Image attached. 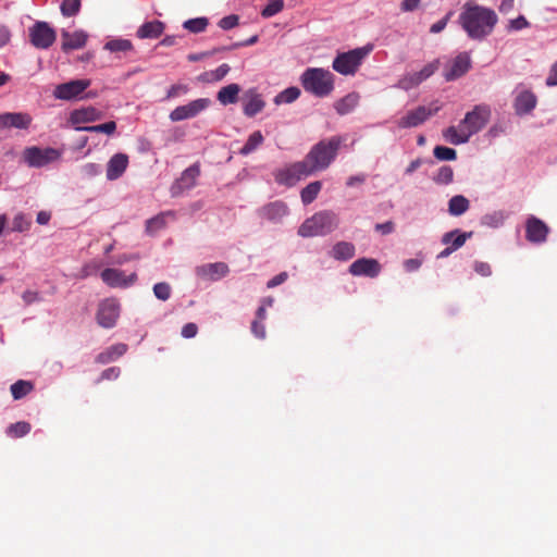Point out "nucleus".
<instances>
[{"mask_svg":"<svg viewBox=\"0 0 557 557\" xmlns=\"http://www.w3.org/2000/svg\"><path fill=\"white\" fill-rule=\"evenodd\" d=\"M300 96V90L297 87H288L275 96L274 102L276 104L292 103Z\"/></svg>","mask_w":557,"mask_h":557,"instance_id":"obj_39","label":"nucleus"},{"mask_svg":"<svg viewBox=\"0 0 557 557\" xmlns=\"http://www.w3.org/2000/svg\"><path fill=\"white\" fill-rule=\"evenodd\" d=\"M132 42L123 38L111 39L104 45V49L110 52H127L132 50Z\"/></svg>","mask_w":557,"mask_h":557,"instance_id":"obj_40","label":"nucleus"},{"mask_svg":"<svg viewBox=\"0 0 557 557\" xmlns=\"http://www.w3.org/2000/svg\"><path fill=\"white\" fill-rule=\"evenodd\" d=\"M284 7L283 0H271L262 10L263 17H271L282 11Z\"/></svg>","mask_w":557,"mask_h":557,"instance_id":"obj_49","label":"nucleus"},{"mask_svg":"<svg viewBox=\"0 0 557 557\" xmlns=\"http://www.w3.org/2000/svg\"><path fill=\"white\" fill-rule=\"evenodd\" d=\"M263 143V136L260 131L253 132L240 149V153L247 156L255 151Z\"/></svg>","mask_w":557,"mask_h":557,"instance_id":"obj_38","label":"nucleus"},{"mask_svg":"<svg viewBox=\"0 0 557 557\" xmlns=\"http://www.w3.org/2000/svg\"><path fill=\"white\" fill-rule=\"evenodd\" d=\"M32 221L24 213H17L13 219V227L14 232H25L29 230Z\"/></svg>","mask_w":557,"mask_h":557,"instance_id":"obj_46","label":"nucleus"},{"mask_svg":"<svg viewBox=\"0 0 557 557\" xmlns=\"http://www.w3.org/2000/svg\"><path fill=\"white\" fill-rule=\"evenodd\" d=\"M527 239L531 243H543L548 234V226L540 219L530 216L525 223Z\"/></svg>","mask_w":557,"mask_h":557,"instance_id":"obj_23","label":"nucleus"},{"mask_svg":"<svg viewBox=\"0 0 557 557\" xmlns=\"http://www.w3.org/2000/svg\"><path fill=\"white\" fill-rule=\"evenodd\" d=\"M62 48L63 50L79 49L85 46L87 40V34L83 30H75L73 33H62Z\"/></svg>","mask_w":557,"mask_h":557,"instance_id":"obj_27","label":"nucleus"},{"mask_svg":"<svg viewBox=\"0 0 557 557\" xmlns=\"http://www.w3.org/2000/svg\"><path fill=\"white\" fill-rule=\"evenodd\" d=\"M29 431H30V424L25 421H21V422L11 424L7 430V434L11 437L16 438V437H22V436L26 435L27 433H29Z\"/></svg>","mask_w":557,"mask_h":557,"instance_id":"obj_43","label":"nucleus"},{"mask_svg":"<svg viewBox=\"0 0 557 557\" xmlns=\"http://www.w3.org/2000/svg\"><path fill=\"white\" fill-rule=\"evenodd\" d=\"M200 174L199 165L193 164L187 168L181 175V177L172 185L171 191L173 196H180L186 190L195 187L197 178Z\"/></svg>","mask_w":557,"mask_h":557,"instance_id":"obj_18","label":"nucleus"},{"mask_svg":"<svg viewBox=\"0 0 557 557\" xmlns=\"http://www.w3.org/2000/svg\"><path fill=\"white\" fill-rule=\"evenodd\" d=\"M459 20L470 38L481 40L493 32L498 17L492 9L468 3L461 12Z\"/></svg>","mask_w":557,"mask_h":557,"instance_id":"obj_2","label":"nucleus"},{"mask_svg":"<svg viewBox=\"0 0 557 557\" xmlns=\"http://www.w3.org/2000/svg\"><path fill=\"white\" fill-rule=\"evenodd\" d=\"M211 100L208 98L195 99L186 104L176 107L171 111L169 117L172 122H181L184 120L196 117L202 111L209 108Z\"/></svg>","mask_w":557,"mask_h":557,"instance_id":"obj_8","label":"nucleus"},{"mask_svg":"<svg viewBox=\"0 0 557 557\" xmlns=\"http://www.w3.org/2000/svg\"><path fill=\"white\" fill-rule=\"evenodd\" d=\"M90 86L89 79H74L55 86L53 97L60 100H73Z\"/></svg>","mask_w":557,"mask_h":557,"instance_id":"obj_14","label":"nucleus"},{"mask_svg":"<svg viewBox=\"0 0 557 557\" xmlns=\"http://www.w3.org/2000/svg\"><path fill=\"white\" fill-rule=\"evenodd\" d=\"M491 115L492 110L490 106L478 104L466 113L458 125L443 129V139L456 146L466 144L473 135L478 134L486 126Z\"/></svg>","mask_w":557,"mask_h":557,"instance_id":"obj_1","label":"nucleus"},{"mask_svg":"<svg viewBox=\"0 0 557 557\" xmlns=\"http://www.w3.org/2000/svg\"><path fill=\"white\" fill-rule=\"evenodd\" d=\"M265 107L262 96L255 89H248L243 99V111L246 116L252 117L260 113Z\"/></svg>","mask_w":557,"mask_h":557,"instance_id":"obj_22","label":"nucleus"},{"mask_svg":"<svg viewBox=\"0 0 557 557\" xmlns=\"http://www.w3.org/2000/svg\"><path fill=\"white\" fill-rule=\"evenodd\" d=\"M359 96L357 94H349L335 103V109L339 114H347L351 112L358 104Z\"/></svg>","mask_w":557,"mask_h":557,"instance_id":"obj_35","label":"nucleus"},{"mask_svg":"<svg viewBox=\"0 0 557 557\" xmlns=\"http://www.w3.org/2000/svg\"><path fill=\"white\" fill-rule=\"evenodd\" d=\"M546 85L549 87L557 86V61L552 65L548 76L546 78Z\"/></svg>","mask_w":557,"mask_h":557,"instance_id":"obj_59","label":"nucleus"},{"mask_svg":"<svg viewBox=\"0 0 557 557\" xmlns=\"http://www.w3.org/2000/svg\"><path fill=\"white\" fill-rule=\"evenodd\" d=\"M239 92L240 86L238 84H228L219 90L216 99L223 106L233 104L237 102Z\"/></svg>","mask_w":557,"mask_h":557,"instance_id":"obj_28","label":"nucleus"},{"mask_svg":"<svg viewBox=\"0 0 557 557\" xmlns=\"http://www.w3.org/2000/svg\"><path fill=\"white\" fill-rule=\"evenodd\" d=\"M372 50L373 45L368 44L363 47L338 53L333 60L332 67L341 75H355Z\"/></svg>","mask_w":557,"mask_h":557,"instance_id":"obj_6","label":"nucleus"},{"mask_svg":"<svg viewBox=\"0 0 557 557\" xmlns=\"http://www.w3.org/2000/svg\"><path fill=\"white\" fill-rule=\"evenodd\" d=\"M447 20H448V17H445V18H442L438 22L434 23L431 26L430 32L433 33V34L441 33L446 27Z\"/></svg>","mask_w":557,"mask_h":557,"instance_id":"obj_64","label":"nucleus"},{"mask_svg":"<svg viewBox=\"0 0 557 557\" xmlns=\"http://www.w3.org/2000/svg\"><path fill=\"white\" fill-rule=\"evenodd\" d=\"M309 175L311 173L307 168V163L300 161L278 169L275 172V181L281 185L294 186L298 181Z\"/></svg>","mask_w":557,"mask_h":557,"instance_id":"obj_7","label":"nucleus"},{"mask_svg":"<svg viewBox=\"0 0 557 557\" xmlns=\"http://www.w3.org/2000/svg\"><path fill=\"white\" fill-rule=\"evenodd\" d=\"M198 327L195 323H187L182 329V336L185 338H193L197 335Z\"/></svg>","mask_w":557,"mask_h":557,"instance_id":"obj_58","label":"nucleus"},{"mask_svg":"<svg viewBox=\"0 0 557 557\" xmlns=\"http://www.w3.org/2000/svg\"><path fill=\"white\" fill-rule=\"evenodd\" d=\"M472 236L471 232L461 233L459 230H454L451 232L445 233L442 237V243L445 245H450L454 248V251L463 246L466 240Z\"/></svg>","mask_w":557,"mask_h":557,"instance_id":"obj_29","label":"nucleus"},{"mask_svg":"<svg viewBox=\"0 0 557 557\" xmlns=\"http://www.w3.org/2000/svg\"><path fill=\"white\" fill-rule=\"evenodd\" d=\"M164 29V25L160 21H151L143 24L138 30L137 36L141 39L158 38Z\"/></svg>","mask_w":557,"mask_h":557,"instance_id":"obj_30","label":"nucleus"},{"mask_svg":"<svg viewBox=\"0 0 557 557\" xmlns=\"http://www.w3.org/2000/svg\"><path fill=\"white\" fill-rule=\"evenodd\" d=\"M61 152L54 148L29 147L24 151V160L29 166L41 168L57 161Z\"/></svg>","mask_w":557,"mask_h":557,"instance_id":"obj_9","label":"nucleus"},{"mask_svg":"<svg viewBox=\"0 0 557 557\" xmlns=\"http://www.w3.org/2000/svg\"><path fill=\"white\" fill-rule=\"evenodd\" d=\"M208 20L206 17L190 18L184 22L183 26L185 29L191 33H201L206 29Z\"/></svg>","mask_w":557,"mask_h":557,"instance_id":"obj_44","label":"nucleus"},{"mask_svg":"<svg viewBox=\"0 0 557 557\" xmlns=\"http://www.w3.org/2000/svg\"><path fill=\"white\" fill-rule=\"evenodd\" d=\"M189 88L187 85L176 84L170 87L166 92V99L175 98L178 96L186 95Z\"/></svg>","mask_w":557,"mask_h":557,"instance_id":"obj_53","label":"nucleus"},{"mask_svg":"<svg viewBox=\"0 0 557 557\" xmlns=\"http://www.w3.org/2000/svg\"><path fill=\"white\" fill-rule=\"evenodd\" d=\"M30 42L38 49H48L55 40V32L46 22H37L29 28Z\"/></svg>","mask_w":557,"mask_h":557,"instance_id":"obj_12","label":"nucleus"},{"mask_svg":"<svg viewBox=\"0 0 557 557\" xmlns=\"http://www.w3.org/2000/svg\"><path fill=\"white\" fill-rule=\"evenodd\" d=\"M339 145L341 141L337 138L317 144L304 160L310 173L326 169L335 159Z\"/></svg>","mask_w":557,"mask_h":557,"instance_id":"obj_5","label":"nucleus"},{"mask_svg":"<svg viewBox=\"0 0 557 557\" xmlns=\"http://www.w3.org/2000/svg\"><path fill=\"white\" fill-rule=\"evenodd\" d=\"M116 131V123L113 121L99 124V125H92L86 128V132L91 133H104L107 135H112Z\"/></svg>","mask_w":557,"mask_h":557,"instance_id":"obj_50","label":"nucleus"},{"mask_svg":"<svg viewBox=\"0 0 557 557\" xmlns=\"http://www.w3.org/2000/svg\"><path fill=\"white\" fill-rule=\"evenodd\" d=\"M441 109L437 102L431 103L429 107L420 106L409 111L405 116L398 120L397 124L401 128L416 127L426 121Z\"/></svg>","mask_w":557,"mask_h":557,"instance_id":"obj_11","label":"nucleus"},{"mask_svg":"<svg viewBox=\"0 0 557 557\" xmlns=\"http://www.w3.org/2000/svg\"><path fill=\"white\" fill-rule=\"evenodd\" d=\"M101 278L110 287L126 288L136 282L137 275L135 272L126 274L122 270L108 268L101 272Z\"/></svg>","mask_w":557,"mask_h":557,"instance_id":"obj_16","label":"nucleus"},{"mask_svg":"<svg viewBox=\"0 0 557 557\" xmlns=\"http://www.w3.org/2000/svg\"><path fill=\"white\" fill-rule=\"evenodd\" d=\"M440 66V61L434 60L430 62L429 64L424 65L423 69H421L419 72L414 73H407L401 78H399L396 87L404 89V90H410L417 86H419L422 82L428 79L430 76H432Z\"/></svg>","mask_w":557,"mask_h":557,"instance_id":"obj_10","label":"nucleus"},{"mask_svg":"<svg viewBox=\"0 0 557 557\" xmlns=\"http://www.w3.org/2000/svg\"><path fill=\"white\" fill-rule=\"evenodd\" d=\"M32 116L26 112L0 113V129H27L32 124Z\"/></svg>","mask_w":557,"mask_h":557,"instance_id":"obj_20","label":"nucleus"},{"mask_svg":"<svg viewBox=\"0 0 557 557\" xmlns=\"http://www.w3.org/2000/svg\"><path fill=\"white\" fill-rule=\"evenodd\" d=\"M381 271V265L375 259L361 258L354 261L349 267V272L355 276L375 277Z\"/></svg>","mask_w":557,"mask_h":557,"instance_id":"obj_21","label":"nucleus"},{"mask_svg":"<svg viewBox=\"0 0 557 557\" xmlns=\"http://www.w3.org/2000/svg\"><path fill=\"white\" fill-rule=\"evenodd\" d=\"M170 213H161L146 222V231L149 234H154L165 227Z\"/></svg>","mask_w":557,"mask_h":557,"instance_id":"obj_36","label":"nucleus"},{"mask_svg":"<svg viewBox=\"0 0 557 557\" xmlns=\"http://www.w3.org/2000/svg\"><path fill=\"white\" fill-rule=\"evenodd\" d=\"M321 183L320 182H312L310 184H308L302 190H301V201L305 203V205H309L318 196V194L320 193L321 190Z\"/></svg>","mask_w":557,"mask_h":557,"instance_id":"obj_37","label":"nucleus"},{"mask_svg":"<svg viewBox=\"0 0 557 557\" xmlns=\"http://www.w3.org/2000/svg\"><path fill=\"white\" fill-rule=\"evenodd\" d=\"M536 106V97L530 90H521L515 99V110L522 115L531 112Z\"/></svg>","mask_w":557,"mask_h":557,"instance_id":"obj_26","label":"nucleus"},{"mask_svg":"<svg viewBox=\"0 0 557 557\" xmlns=\"http://www.w3.org/2000/svg\"><path fill=\"white\" fill-rule=\"evenodd\" d=\"M420 265H421V261L418 259H408L404 262V268L408 272L418 270L420 268Z\"/></svg>","mask_w":557,"mask_h":557,"instance_id":"obj_63","label":"nucleus"},{"mask_svg":"<svg viewBox=\"0 0 557 557\" xmlns=\"http://www.w3.org/2000/svg\"><path fill=\"white\" fill-rule=\"evenodd\" d=\"M338 216L332 211H320L306 219L298 228V235L301 237L324 236L337 228Z\"/></svg>","mask_w":557,"mask_h":557,"instance_id":"obj_4","label":"nucleus"},{"mask_svg":"<svg viewBox=\"0 0 557 557\" xmlns=\"http://www.w3.org/2000/svg\"><path fill=\"white\" fill-rule=\"evenodd\" d=\"M228 271V265L224 262L206 263L195 269V273L199 278L210 282L223 278L227 275Z\"/></svg>","mask_w":557,"mask_h":557,"instance_id":"obj_19","label":"nucleus"},{"mask_svg":"<svg viewBox=\"0 0 557 557\" xmlns=\"http://www.w3.org/2000/svg\"><path fill=\"white\" fill-rule=\"evenodd\" d=\"M237 24H238V17L236 15H227V16L221 18L219 22V26L225 30L235 27Z\"/></svg>","mask_w":557,"mask_h":557,"instance_id":"obj_54","label":"nucleus"},{"mask_svg":"<svg viewBox=\"0 0 557 557\" xmlns=\"http://www.w3.org/2000/svg\"><path fill=\"white\" fill-rule=\"evenodd\" d=\"M355 246L348 242L336 243L332 250L331 256L336 260H349L355 256Z\"/></svg>","mask_w":557,"mask_h":557,"instance_id":"obj_31","label":"nucleus"},{"mask_svg":"<svg viewBox=\"0 0 557 557\" xmlns=\"http://www.w3.org/2000/svg\"><path fill=\"white\" fill-rule=\"evenodd\" d=\"M228 64H221L213 71H208L198 76V81L203 83H215L222 81L230 72Z\"/></svg>","mask_w":557,"mask_h":557,"instance_id":"obj_33","label":"nucleus"},{"mask_svg":"<svg viewBox=\"0 0 557 557\" xmlns=\"http://www.w3.org/2000/svg\"><path fill=\"white\" fill-rule=\"evenodd\" d=\"M251 331L253 335L258 338L263 339L265 337V327L263 325V322L261 321H253L251 324Z\"/></svg>","mask_w":557,"mask_h":557,"instance_id":"obj_57","label":"nucleus"},{"mask_svg":"<svg viewBox=\"0 0 557 557\" xmlns=\"http://www.w3.org/2000/svg\"><path fill=\"white\" fill-rule=\"evenodd\" d=\"M474 271L482 276H490L492 274L490 264L481 261L474 263Z\"/></svg>","mask_w":557,"mask_h":557,"instance_id":"obj_56","label":"nucleus"},{"mask_svg":"<svg viewBox=\"0 0 557 557\" xmlns=\"http://www.w3.org/2000/svg\"><path fill=\"white\" fill-rule=\"evenodd\" d=\"M287 280V273L286 272H282L277 275H275L274 277H272L268 283H267V286L269 288H273L275 286H278L281 285L282 283H284L285 281Z\"/></svg>","mask_w":557,"mask_h":557,"instance_id":"obj_60","label":"nucleus"},{"mask_svg":"<svg viewBox=\"0 0 557 557\" xmlns=\"http://www.w3.org/2000/svg\"><path fill=\"white\" fill-rule=\"evenodd\" d=\"M505 221V214L500 211L486 214L482 219V223L490 227H498Z\"/></svg>","mask_w":557,"mask_h":557,"instance_id":"obj_47","label":"nucleus"},{"mask_svg":"<svg viewBox=\"0 0 557 557\" xmlns=\"http://www.w3.org/2000/svg\"><path fill=\"white\" fill-rule=\"evenodd\" d=\"M421 0H404L400 4L403 12H412L418 9Z\"/></svg>","mask_w":557,"mask_h":557,"instance_id":"obj_61","label":"nucleus"},{"mask_svg":"<svg viewBox=\"0 0 557 557\" xmlns=\"http://www.w3.org/2000/svg\"><path fill=\"white\" fill-rule=\"evenodd\" d=\"M102 117L101 111L88 106L75 109L70 113L69 122L76 131H86L84 124L92 123Z\"/></svg>","mask_w":557,"mask_h":557,"instance_id":"obj_15","label":"nucleus"},{"mask_svg":"<svg viewBox=\"0 0 557 557\" xmlns=\"http://www.w3.org/2000/svg\"><path fill=\"white\" fill-rule=\"evenodd\" d=\"M120 317V304L114 298H108L100 302L97 321L106 329H111L115 325Z\"/></svg>","mask_w":557,"mask_h":557,"instance_id":"obj_13","label":"nucleus"},{"mask_svg":"<svg viewBox=\"0 0 557 557\" xmlns=\"http://www.w3.org/2000/svg\"><path fill=\"white\" fill-rule=\"evenodd\" d=\"M454 180V171L449 165H443L433 176V181L438 185H448Z\"/></svg>","mask_w":557,"mask_h":557,"instance_id":"obj_41","label":"nucleus"},{"mask_svg":"<svg viewBox=\"0 0 557 557\" xmlns=\"http://www.w3.org/2000/svg\"><path fill=\"white\" fill-rule=\"evenodd\" d=\"M81 8L79 0H63L61 4V12L64 16L76 15Z\"/></svg>","mask_w":557,"mask_h":557,"instance_id":"obj_48","label":"nucleus"},{"mask_svg":"<svg viewBox=\"0 0 557 557\" xmlns=\"http://www.w3.org/2000/svg\"><path fill=\"white\" fill-rule=\"evenodd\" d=\"M469 209V200L461 196L457 195L450 198L448 202V212L451 215L458 216L463 214Z\"/></svg>","mask_w":557,"mask_h":557,"instance_id":"obj_34","label":"nucleus"},{"mask_svg":"<svg viewBox=\"0 0 557 557\" xmlns=\"http://www.w3.org/2000/svg\"><path fill=\"white\" fill-rule=\"evenodd\" d=\"M153 294L160 300H168L171 296V287L168 283H157L153 286Z\"/></svg>","mask_w":557,"mask_h":557,"instance_id":"obj_51","label":"nucleus"},{"mask_svg":"<svg viewBox=\"0 0 557 557\" xmlns=\"http://www.w3.org/2000/svg\"><path fill=\"white\" fill-rule=\"evenodd\" d=\"M128 165V157L124 153L114 154L107 165V178L109 181L117 180L125 172Z\"/></svg>","mask_w":557,"mask_h":557,"instance_id":"obj_25","label":"nucleus"},{"mask_svg":"<svg viewBox=\"0 0 557 557\" xmlns=\"http://www.w3.org/2000/svg\"><path fill=\"white\" fill-rule=\"evenodd\" d=\"M33 386L29 382L17 381L11 385V393L14 399H20L32 391Z\"/></svg>","mask_w":557,"mask_h":557,"instance_id":"obj_45","label":"nucleus"},{"mask_svg":"<svg viewBox=\"0 0 557 557\" xmlns=\"http://www.w3.org/2000/svg\"><path fill=\"white\" fill-rule=\"evenodd\" d=\"M261 219L277 223L288 214V207L282 201L270 202L259 209Z\"/></svg>","mask_w":557,"mask_h":557,"instance_id":"obj_24","label":"nucleus"},{"mask_svg":"<svg viewBox=\"0 0 557 557\" xmlns=\"http://www.w3.org/2000/svg\"><path fill=\"white\" fill-rule=\"evenodd\" d=\"M530 23L523 15L518 16L517 18L510 20L507 29L510 32L521 30L528 28Z\"/></svg>","mask_w":557,"mask_h":557,"instance_id":"obj_52","label":"nucleus"},{"mask_svg":"<svg viewBox=\"0 0 557 557\" xmlns=\"http://www.w3.org/2000/svg\"><path fill=\"white\" fill-rule=\"evenodd\" d=\"M300 82L307 92L315 97H326L334 89V75L322 67H309L300 76Z\"/></svg>","mask_w":557,"mask_h":557,"instance_id":"obj_3","label":"nucleus"},{"mask_svg":"<svg viewBox=\"0 0 557 557\" xmlns=\"http://www.w3.org/2000/svg\"><path fill=\"white\" fill-rule=\"evenodd\" d=\"M22 299L25 305H32L40 300V296L38 292L35 290H25L22 295Z\"/></svg>","mask_w":557,"mask_h":557,"instance_id":"obj_55","label":"nucleus"},{"mask_svg":"<svg viewBox=\"0 0 557 557\" xmlns=\"http://www.w3.org/2000/svg\"><path fill=\"white\" fill-rule=\"evenodd\" d=\"M120 375V369L112 367L104 370L101 374L102 380H114Z\"/></svg>","mask_w":557,"mask_h":557,"instance_id":"obj_62","label":"nucleus"},{"mask_svg":"<svg viewBox=\"0 0 557 557\" xmlns=\"http://www.w3.org/2000/svg\"><path fill=\"white\" fill-rule=\"evenodd\" d=\"M127 350V346L125 344H115L109 347L106 351L98 355L97 359L101 363H108L116 360L119 357L123 356Z\"/></svg>","mask_w":557,"mask_h":557,"instance_id":"obj_32","label":"nucleus"},{"mask_svg":"<svg viewBox=\"0 0 557 557\" xmlns=\"http://www.w3.org/2000/svg\"><path fill=\"white\" fill-rule=\"evenodd\" d=\"M471 66L470 57L462 52L453 59L444 71V77L447 82L455 81L465 75Z\"/></svg>","mask_w":557,"mask_h":557,"instance_id":"obj_17","label":"nucleus"},{"mask_svg":"<svg viewBox=\"0 0 557 557\" xmlns=\"http://www.w3.org/2000/svg\"><path fill=\"white\" fill-rule=\"evenodd\" d=\"M433 154L441 161H454L457 158L456 150L446 146H436L433 150Z\"/></svg>","mask_w":557,"mask_h":557,"instance_id":"obj_42","label":"nucleus"}]
</instances>
